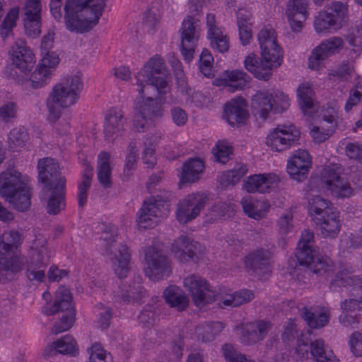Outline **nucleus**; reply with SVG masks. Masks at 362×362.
<instances>
[{
  "label": "nucleus",
  "instance_id": "5fc2aeb1",
  "mask_svg": "<svg viewBox=\"0 0 362 362\" xmlns=\"http://www.w3.org/2000/svg\"><path fill=\"white\" fill-rule=\"evenodd\" d=\"M60 314L59 322H56L52 328V332L54 334L67 331L73 326L75 321V311H68Z\"/></svg>",
  "mask_w": 362,
  "mask_h": 362
},
{
  "label": "nucleus",
  "instance_id": "8fccbe9b",
  "mask_svg": "<svg viewBox=\"0 0 362 362\" xmlns=\"http://www.w3.org/2000/svg\"><path fill=\"white\" fill-rule=\"evenodd\" d=\"M51 71L39 64L28 81L30 86L39 88L44 86L50 78Z\"/></svg>",
  "mask_w": 362,
  "mask_h": 362
},
{
  "label": "nucleus",
  "instance_id": "bb28decb",
  "mask_svg": "<svg viewBox=\"0 0 362 362\" xmlns=\"http://www.w3.org/2000/svg\"><path fill=\"white\" fill-rule=\"evenodd\" d=\"M343 40L340 37H333L323 41L312 52L308 59V66L312 69L318 67L321 62L338 52L342 47Z\"/></svg>",
  "mask_w": 362,
  "mask_h": 362
},
{
  "label": "nucleus",
  "instance_id": "473e14b6",
  "mask_svg": "<svg viewBox=\"0 0 362 362\" xmlns=\"http://www.w3.org/2000/svg\"><path fill=\"white\" fill-rule=\"evenodd\" d=\"M146 296L145 288L139 283L122 284L117 293V298L120 301L130 303H141Z\"/></svg>",
  "mask_w": 362,
  "mask_h": 362
},
{
  "label": "nucleus",
  "instance_id": "603ef678",
  "mask_svg": "<svg viewBox=\"0 0 362 362\" xmlns=\"http://www.w3.org/2000/svg\"><path fill=\"white\" fill-rule=\"evenodd\" d=\"M19 8H13L6 14L0 25V34L3 39L6 38L13 33V28L16 26V21L18 18Z\"/></svg>",
  "mask_w": 362,
  "mask_h": 362
},
{
  "label": "nucleus",
  "instance_id": "c9c22d12",
  "mask_svg": "<svg viewBox=\"0 0 362 362\" xmlns=\"http://www.w3.org/2000/svg\"><path fill=\"white\" fill-rule=\"evenodd\" d=\"M315 221L320 226L321 234L324 238H335L340 231L341 224L336 211Z\"/></svg>",
  "mask_w": 362,
  "mask_h": 362
},
{
  "label": "nucleus",
  "instance_id": "72a5a7b5",
  "mask_svg": "<svg viewBox=\"0 0 362 362\" xmlns=\"http://www.w3.org/2000/svg\"><path fill=\"white\" fill-rule=\"evenodd\" d=\"M243 211L250 218L256 220L262 218L269 209V204L265 200H258L252 196L244 197L240 202Z\"/></svg>",
  "mask_w": 362,
  "mask_h": 362
},
{
  "label": "nucleus",
  "instance_id": "c85d7f7f",
  "mask_svg": "<svg viewBox=\"0 0 362 362\" xmlns=\"http://www.w3.org/2000/svg\"><path fill=\"white\" fill-rule=\"evenodd\" d=\"M250 79V76L242 70H227L223 72V78H216L214 83L216 86H228L229 91L234 92L243 90L248 85Z\"/></svg>",
  "mask_w": 362,
  "mask_h": 362
},
{
  "label": "nucleus",
  "instance_id": "ddd939ff",
  "mask_svg": "<svg viewBox=\"0 0 362 362\" xmlns=\"http://www.w3.org/2000/svg\"><path fill=\"white\" fill-rule=\"evenodd\" d=\"M12 65L14 66L15 73L18 70L22 74L23 78H26L30 74L35 64V55L31 49L27 45L25 40L18 39L11 46L9 51Z\"/></svg>",
  "mask_w": 362,
  "mask_h": 362
},
{
  "label": "nucleus",
  "instance_id": "49530a36",
  "mask_svg": "<svg viewBox=\"0 0 362 362\" xmlns=\"http://www.w3.org/2000/svg\"><path fill=\"white\" fill-rule=\"evenodd\" d=\"M268 178L264 175H254L250 176L244 183L245 189L249 193H266L270 188Z\"/></svg>",
  "mask_w": 362,
  "mask_h": 362
},
{
  "label": "nucleus",
  "instance_id": "5701e85b",
  "mask_svg": "<svg viewBox=\"0 0 362 362\" xmlns=\"http://www.w3.org/2000/svg\"><path fill=\"white\" fill-rule=\"evenodd\" d=\"M65 179H60L47 192L42 189L41 200L46 202V211L49 215L58 214L65 209Z\"/></svg>",
  "mask_w": 362,
  "mask_h": 362
},
{
  "label": "nucleus",
  "instance_id": "ea45409f",
  "mask_svg": "<svg viewBox=\"0 0 362 362\" xmlns=\"http://www.w3.org/2000/svg\"><path fill=\"white\" fill-rule=\"evenodd\" d=\"M253 298V293L249 290H242L233 294H226V296L218 294V305L222 308L238 307L250 302Z\"/></svg>",
  "mask_w": 362,
  "mask_h": 362
},
{
  "label": "nucleus",
  "instance_id": "a878e982",
  "mask_svg": "<svg viewBox=\"0 0 362 362\" xmlns=\"http://www.w3.org/2000/svg\"><path fill=\"white\" fill-rule=\"evenodd\" d=\"M309 0H288L285 13L291 30L300 32L308 16Z\"/></svg>",
  "mask_w": 362,
  "mask_h": 362
},
{
  "label": "nucleus",
  "instance_id": "774afa93",
  "mask_svg": "<svg viewBox=\"0 0 362 362\" xmlns=\"http://www.w3.org/2000/svg\"><path fill=\"white\" fill-rule=\"evenodd\" d=\"M311 136L317 143H322L327 140L332 134L331 129H325L324 125L315 126L310 131Z\"/></svg>",
  "mask_w": 362,
  "mask_h": 362
},
{
  "label": "nucleus",
  "instance_id": "2eb2a0df",
  "mask_svg": "<svg viewBox=\"0 0 362 362\" xmlns=\"http://www.w3.org/2000/svg\"><path fill=\"white\" fill-rule=\"evenodd\" d=\"M207 197L204 194H191L181 200L176 211L177 219L180 223H186L194 219L204 208Z\"/></svg>",
  "mask_w": 362,
  "mask_h": 362
},
{
  "label": "nucleus",
  "instance_id": "f8f14e48",
  "mask_svg": "<svg viewBox=\"0 0 362 362\" xmlns=\"http://www.w3.org/2000/svg\"><path fill=\"white\" fill-rule=\"evenodd\" d=\"M199 20L187 15L182 23L180 33V51L185 61L189 62L194 57L195 47L199 38Z\"/></svg>",
  "mask_w": 362,
  "mask_h": 362
},
{
  "label": "nucleus",
  "instance_id": "39448f33",
  "mask_svg": "<svg viewBox=\"0 0 362 362\" xmlns=\"http://www.w3.org/2000/svg\"><path fill=\"white\" fill-rule=\"evenodd\" d=\"M166 76L164 60L158 56L151 58L143 69L135 75L137 91L144 93L146 88L156 90L160 97L165 95L170 90Z\"/></svg>",
  "mask_w": 362,
  "mask_h": 362
},
{
  "label": "nucleus",
  "instance_id": "e433bc0d",
  "mask_svg": "<svg viewBox=\"0 0 362 362\" xmlns=\"http://www.w3.org/2000/svg\"><path fill=\"white\" fill-rule=\"evenodd\" d=\"M165 302L178 311H182L188 306L189 299L185 293L176 286H170L163 291Z\"/></svg>",
  "mask_w": 362,
  "mask_h": 362
},
{
  "label": "nucleus",
  "instance_id": "37998d69",
  "mask_svg": "<svg viewBox=\"0 0 362 362\" xmlns=\"http://www.w3.org/2000/svg\"><path fill=\"white\" fill-rule=\"evenodd\" d=\"M250 17V13L243 9L237 12L239 38L243 46L248 45L252 37Z\"/></svg>",
  "mask_w": 362,
  "mask_h": 362
},
{
  "label": "nucleus",
  "instance_id": "6e6d98bb",
  "mask_svg": "<svg viewBox=\"0 0 362 362\" xmlns=\"http://www.w3.org/2000/svg\"><path fill=\"white\" fill-rule=\"evenodd\" d=\"M207 38L210 40V45L213 49L221 53H224L229 49V40L221 31L209 35Z\"/></svg>",
  "mask_w": 362,
  "mask_h": 362
},
{
  "label": "nucleus",
  "instance_id": "a18cd8bd",
  "mask_svg": "<svg viewBox=\"0 0 362 362\" xmlns=\"http://www.w3.org/2000/svg\"><path fill=\"white\" fill-rule=\"evenodd\" d=\"M22 235L17 230L4 232L0 236V255H7L22 243Z\"/></svg>",
  "mask_w": 362,
  "mask_h": 362
},
{
  "label": "nucleus",
  "instance_id": "dca6fc26",
  "mask_svg": "<svg viewBox=\"0 0 362 362\" xmlns=\"http://www.w3.org/2000/svg\"><path fill=\"white\" fill-rule=\"evenodd\" d=\"M168 206L166 202L154 197L145 200L137 214L138 225L143 228L152 227L155 223L153 218L165 215Z\"/></svg>",
  "mask_w": 362,
  "mask_h": 362
},
{
  "label": "nucleus",
  "instance_id": "052dcab7",
  "mask_svg": "<svg viewBox=\"0 0 362 362\" xmlns=\"http://www.w3.org/2000/svg\"><path fill=\"white\" fill-rule=\"evenodd\" d=\"M329 13H332L336 18L335 23L339 22L341 25L347 18V4L341 1H333L331 6L327 8Z\"/></svg>",
  "mask_w": 362,
  "mask_h": 362
},
{
  "label": "nucleus",
  "instance_id": "09e8293b",
  "mask_svg": "<svg viewBox=\"0 0 362 362\" xmlns=\"http://www.w3.org/2000/svg\"><path fill=\"white\" fill-rule=\"evenodd\" d=\"M335 20L332 13H329L328 11H320L314 22L316 31L321 33L329 28L338 30L341 25L339 22L336 24Z\"/></svg>",
  "mask_w": 362,
  "mask_h": 362
},
{
  "label": "nucleus",
  "instance_id": "338daca9",
  "mask_svg": "<svg viewBox=\"0 0 362 362\" xmlns=\"http://www.w3.org/2000/svg\"><path fill=\"white\" fill-rule=\"evenodd\" d=\"M349 343L352 354L356 357H362V334L358 332H354Z\"/></svg>",
  "mask_w": 362,
  "mask_h": 362
},
{
  "label": "nucleus",
  "instance_id": "20e7f679",
  "mask_svg": "<svg viewBox=\"0 0 362 362\" xmlns=\"http://www.w3.org/2000/svg\"><path fill=\"white\" fill-rule=\"evenodd\" d=\"M296 257L300 266H305L307 272H313L317 276L332 271L334 263L328 257L318 255L314 249V233L304 230L298 243Z\"/></svg>",
  "mask_w": 362,
  "mask_h": 362
},
{
  "label": "nucleus",
  "instance_id": "6ab92c4d",
  "mask_svg": "<svg viewBox=\"0 0 362 362\" xmlns=\"http://www.w3.org/2000/svg\"><path fill=\"white\" fill-rule=\"evenodd\" d=\"M272 257L269 250L259 248L253 250L245 257V267L259 276H268L272 272Z\"/></svg>",
  "mask_w": 362,
  "mask_h": 362
},
{
  "label": "nucleus",
  "instance_id": "412c9836",
  "mask_svg": "<svg viewBox=\"0 0 362 362\" xmlns=\"http://www.w3.org/2000/svg\"><path fill=\"white\" fill-rule=\"evenodd\" d=\"M311 166V156L308 152L298 149L293 152L288 160L287 172L293 180L302 182L307 178Z\"/></svg>",
  "mask_w": 362,
  "mask_h": 362
},
{
  "label": "nucleus",
  "instance_id": "79ce46f5",
  "mask_svg": "<svg viewBox=\"0 0 362 362\" xmlns=\"http://www.w3.org/2000/svg\"><path fill=\"white\" fill-rule=\"evenodd\" d=\"M310 351L316 362H337L332 350L326 347L322 339H316L310 343Z\"/></svg>",
  "mask_w": 362,
  "mask_h": 362
},
{
  "label": "nucleus",
  "instance_id": "c756f323",
  "mask_svg": "<svg viewBox=\"0 0 362 362\" xmlns=\"http://www.w3.org/2000/svg\"><path fill=\"white\" fill-rule=\"evenodd\" d=\"M24 264L23 256L14 255L8 258L6 255H0V281H13L16 274L22 271Z\"/></svg>",
  "mask_w": 362,
  "mask_h": 362
},
{
  "label": "nucleus",
  "instance_id": "69168bd1",
  "mask_svg": "<svg viewBox=\"0 0 362 362\" xmlns=\"http://www.w3.org/2000/svg\"><path fill=\"white\" fill-rule=\"evenodd\" d=\"M98 309L100 310V317L98 321V326L102 329H107L110 325L112 317V310L110 308L104 307L103 304H98Z\"/></svg>",
  "mask_w": 362,
  "mask_h": 362
},
{
  "label": "nucleus",
  "instance_id": "9d476101",
  "mask_svg": "<svg viewBox=\"0 0 362 362\" xmlns=\"http://www.w3.org/2000/svg\"><path fill=\"white\" fill-rule=\"evenodd\" d=\"M143 251L147 264L145 273L151 280L158 281L170 276L172 273L170 262L161 250L148 246Z\"/></svg>",
  "mask_w": 362,
  "mask_h": 362
},
{
  "label": "nucleus",
  "instance_id": "f3484780",
  "mask_svg": "<svg viewBox=\"0 0 362 362\" xmlns=\"http://www.w3.org/2000/svg\"><path fill=\"white\" fill-rule=\"evenodd\" d=\"M272 327L269 321L255 320L245 324L240 328V341L246 346H251L262 341Z\"/></svg>",
  "mask_w": 362,
  "mask_h": 362
},
{
  "label": "nucleus",
  "instance_id": "de8ad7c7",
  "mask_svg": "<svg viewBox=\"0 0 362 362\" xmlns=\"http://www.w3.org/2000/svg\"><path fill=\"white\" fill-rule=\"evenodd\" d=\"M357 276L354 275L351 268H342L336 274L334 279L330 283L329 288L334 291H338L337 288L341 286H351Z\"/></svg>",
  "mask_w": 362,
  "mask_h": 362
},
{
  "label": "nucleus",
  "instance_id": "4d7b16f0",
  "mask_svg": "<svg viewBox=\"0 0 362 362\" xmlns=\"http://www.w3.org/2000/svg\"><path fill=\"white\" fill-rule=\"evenodd\" d=\"M214 160L225 163L233 153V148L226 141H218L212 149Z\"/></svg>",
  "mask_w": 362,
  "mask_h": 362
},
{
  "label": "nucleus",
  "instance_id": "0e129e2a",
  "mask_svg": "<svg viewBox=\"0 0 362 362\" xmlns=\"http://www.w3.org/2000/svg\"><path fill=\"white\" fill-rule=\"evenodd\" d=\"M335 115L336 111L332 107H328L323 110V113L322 115V121L320 124L324 125L327 129H331V132H333L334 129L337 127Z\"/></svg>",
  "mask_w": 362,
  "mask_h": 362
},
{
  "label": "nucleus",
  "instance_id": "1a4fd4ad",
  "mask_svg": "<svg viewBox=\"0 0 362 362\" xmlns=\"http://www.w3.org/2000/svg\"><path fill=\"white\" fill-rule=\"evenodd\" d=\"M103 246L107 255H112L115 260L112 262L113 269L118 278L127 276L129 272V262L131 254L129 247L125 244H117L115 236L108 232H104L101 237Z\"/></svg>",
  "mask_w": 362,
  "mask_h": 362
},
{
  "label": "nucleus",
  "instance_id": "aec40b11",
  "mask_svg": "<svg viewBox=\"0 0 362 362\" xmlns=\"http://www.w3.org/2000/svg\"><path fill=\"white\" fill-rule=\"evenodd\" d=\"M171 252L181 262H187L199 259L202 247L199 243L194 242L190 238L180 235L172 243Z\"/></svg>",
  "mask_w": 362,
  "mask_h": 362
},
{
  "label": "nucleus",
  "instance_id": "680f3d73",
  "mask_svg": "<svg viewBox=\"0 0 362 362\" xmlns=\"http://www.w3.org/2000/svg\"><path fill=\"white\" fill-rule=\"evenodd\" d=\"M213 62L214 58L210 52L204 49L199 57V69L205 76L210 77L212 75Z\"/></svg>",
  "mask_w": 362,
  "mask_h": 362
},
{
  "label": "nucleus",
  "instance_id": "58836bf2",
  "mask_svg": "<svg viewBox=\"0 0 362 362\" xmlns=\"http://www.w3.org/2000/svg\"><path fill=\"white\" fill-rule=\"evenodd\" d=\"M204 168V163L199 158H190L182 165L181 182H194L199 179L200 174Z\"/></svg>",
  "mask_w": 362,
  "mask_h": 362
},
{
  "label": "nucleus",
  "instance_id": "4468645a",
  "mask_svg": "<svg viewBox=\"0 0 362 362\" xmlns=\"http://www.w3.org/2000/svg\"><path fill=\"white\" fill-rule=\"evenodd\" d=\"M300 131L294 126L274 129L267 137L266 144L274 151H286L298 144Z\"/></svg>",
  "mask_w": 362,
  "mask_h": 362
},
{
  "label": "nucleus",
  "instance_id": "864d4df0",
  "mask_svg": "<svg viewBox=\"0 0 362 362\" xmlns=\"http://www.w3.org/2000/svg\"><path fill=\"white\" fill-rule=\"evenodd\" d=\"M247 166L242 163H237L234 168L223 174L221 179L227 185H234L247 173Z\"/></svg>",
  "mask_w": 362,
  "mask_h": 362
},
{
  "label": "nucleus",
  "instance_id": "9b49d317",
  "mask_svg": "<svg viewBox=\"0 0 362 362\" xmlns=\"http://www.w3.org/2000/svg\"><path fill=\"white\" fill-rule=\"evenodd\" d=\"M183 284L197 306H203L218 298V294L199 275L193 274L187 276L184 279Z\"/></svg>",
  "mask_w": 362,
  "mask_h": 362
},
{
  "label": "nucleus",
  "instance_id": "393cba45",
  "mask_svg": "<svg viewBox=\"0 0 362 362\" xmlns=\"http://www.w3.org/2000/svg\"><path fill=\"white\" fill-rule=\"evenodd\" d=\"M24 27L26 34L36 37L41 33V2L40 0H27L25 5Z\"/></svg>",
  "mask_w": 362,
  "mask_h": 362
},
{
  "label": "nucleus",
  "instance_id": "a211bd4d",
  "mask_svg": "<svg viewBox=\"0 0 362 362\" xmlns=\"http://www.w3.org/2000/svg\"><path fill=\"white\" fill-rule=\"evenodd\" d=\"M124 112L118 107L108 110L105 116L103 134L106 141L113 142L124 131Z\"/></svg>",
  "mask_w": 362,
  "mask_h": 362
},
{
  "label": "nucleus",
  "instance_id": "cd10ccee",
  "mask_svg": "<svg viewBox=\"0 0 362 362\" xmlns=\"http://www.w3.org/2000/svg\"><path fill=\"white\" fill-rule=\"evenodd\" d=\"M246 107V101L242 97L232 99L225 104L224 119L232 127L245 124L249 117Z\"/></svg>",
  "mask_w": 362,
  "mask_h": 362
},
{
  "label": "nucleus",
  "instance_id": "2f4dec72",
  "mask_svg": "<svg viewBox=\"0 0 362 362\" xmlns=\"http://www.w3.org/2000/svg\"><path fill=\"white\" fill-rule=\"evenodd\" d=\"M300 315L310 328L320 329L328 325L330 311L325 307L320 308V311H313V308L303 307L300 310Z\"/></svg>",
  "mask_w": 362,
  "mask_h": 362
},
{
  "label": "nucleus",
  "instance_id": "7ed1b4c3",
  "mask_svg": "<svg viewBox=\"0 0 362 362\" xmlns=\"http://www.w3.org/2000/svg\"><path fill=\"white\" fill-rule=\"evenodd\" d=\"M82 88V80L76 75L56 84L47 100L48 120L56 122L62 115V108L69 107L76 103Z\"/></svg>",
  "mask_w": 362,
  "mask_h": 362
},
{
  "label": "nucleus",
  "instance_id": "423d86ee",
  "mask_svg": "<svg viewBox=\"0 0 362 362\" xmlns=\"http://www.w3.org/2000/svg\"><path fill=\"white\" fill-rule=\"evenodd\" d=\"M21 173H3L0 175V194L14 209L19 211H27L31 205V193L29 186L20 178Z\"/></svg>",
  "mask_w": 362,
  "mask_h": 362
},
{
  "label": "nucleus",
  "instance_id": "e2e57ef3",
  "mask_svg": "<svg viewBox=\"0 0 362 362\" xmlns=\"http://www.w3.org/2000/svg\"><path fill=\"white\" fill-rule=\"evenodd\" d=\"M17 105L13 102H7L0 107V121L7 123L16 117Z\"/></svg>",
  "mask_w": 362,
  "mask_h": 362
},
{
  "label": "nucleus",
  "instance_id": "6e6552de",
  "mask_svg": "<svg viewBox=\"0 0 362 362\" xmlns=\"http://www.w3.org/2000/svg\"><path fill=\"white\" fill-rule=\"evenodd\" d=\"M47 239L39 235L30 246L26 275L30 281L42 282L45 278V269L49 261Z\"/></svg>",
  "mask_w": 362,
  "mask_h": 362
},
{
  "label": "nucleus",
  "instance_id": "0eeeda50",
  "mask_svg": "<svg viewBox=\"0 0 362 362\" xmlns=\"http://www.w3.org/2000/svg\"><path fill=\"white\" fill-rule=\"evenodd\" d=\"M153 90L145 88L144 93L138 92L140 98L134 103V118L133 125L137 132H144L153 118L162 117L161 105L151 95Z\"/></svg>",
  "mask_w": 362,
  "mask_h": 362
},
{
  "label": "nucleus",
  "instance_id": "f257e3e1",
  "mask_svg": "<svg viewBox=\"0 0 362 362\" xmlns=\"http://www.w3.org/2000/svg\"><path fill=\"white\" fill-rule=\"evenodd\" d=\"M261 49V58L258 61L253 53L246 57L245 68L259 80L267 81L272 75L274 66L281 65L282 51L278 45L273 29H262L258 34Z\"/></svg>",
  "mask_w": 362,
  "mask_h": 362
},
{
  "label": "nucleus",
  "instance_id": "3c124183",
  "mask_svg": "<svg viewBox=\"0 0 362 362\" xmlns=\"http://www.w3.org/2000/svg\"><path fill=\"white\" fill-rule=\"evenodd\" d=\"M8 139L11 148H21L29 140V134L24 127H15L10 131Z\"/></svg>",
  "mask_w": 362,
  "mask_h": 362
},
{
  "label": "nucleus",
  "instance_id": "f03ea898",
  "mask_svg": "<svg viewBox=\"0 0 362 362\" xmlns=\"http://www.w3.org/2000/svg\"><path fill=\"white\" fill-rule=\"evenodd\" d=\"M106 0H66L64 22L71 32L87 33L98 24Z\"/></svg>",
  "mask_w": 362,
  "mask_h": 362
},
{
  "label": "nucleus",
  "instance_id": "13d9d810",
  "mask_svg": "<svg viewBox=\"0 0 362 362\" xmlns=\"http://www.w3.org/2000/svg\"><path fill=\"white\" fill-rule=\"evenodd\" d=\"M57 351L61 354L75 355L77 352L76 341L70 335H66L55 341Z\"/></svg>",
  "mask_w": 362,
  "mask_h": 362
},
{
  "label": "nucleus",
  "instance_id": "b1692460",
  "mask_svg": "<svg viewBox=\"0 0 362 362\" xmlns=\"http://www.w3.org/2000/svg\"><path fill=\"white\" fill-rule=\"evenodd\" d=\"M37 169L38 180L44 185V192L50 190L60 179H65L60 176L59 164L53 158L47 157L40 159Z\"/></svg>",
  "mask_w": 362,
  "mask_h": 362
},
{
  "label": "nucleus",
  "instance_id": "4c0bfd02",
  "mask_svg": "<svg viewBox=\"0 0 362 362\" xmlns=\"http://www.w3.org/2000/svg\"><path fill=\"white\" fill-rule=\"evenodd\" d=\"M300 107L304 115L309 117L315 111V105L313 99V90L309 83H304L299 86L297 90Z\"/></svg>",
  "mask_w": 362,
  "mask_h": 362
},
{
  "label": "nucleus",
  "instance_id": "a19ab883",
  "mask_svg": "<svg viewBox=\"0 0 362 362\" xmlns=\"http://www.w3.org/2000/svg\"><path fill=\"white\" fill-rule=\"evenodd\" d=\"M110 155L109 153L103 151L98 157V179L100 183L105 188L112 187L111 171L110 164Z\"/></svg>",
  "mask_w": 362,
  "mask_h": 362
},
{
  "label": "nucleus",
  "instance_id": "f704fd0d",
  "mask_svg": "<svg viewBox=\"0 0 362 362\" xmlns=\"http://www.w3.org/2000/svg\"><path fill=\"white\" fill-rule=\"evenodd\" d=\"M72 295L66 287H59L56 291V299L53 305L45 311L47 315H52L57 313L75 311L71 303Z\"/></svg>",
  "mask_w": 362,
  "mask_h": 362
},
{
  "label": "nucleus",
  "instance_id": "bf43d9fd",
  "mask_svg": "<svg viewBox=\"0 0 362 362\" xmlns=\"http://www.w3.org/2000/svg\"><path fill=\"white\" fill-rule=\"evenodd\" d=\"M221 349L227 362H254L248 361L244 354L238 352L230 344H223Z\"/></svg>",
  "mask_w": 362,
  "mask_h": 362
},
{
  "label": "nucleus",
  "instance_id": "4be33fe9",
  "mask_svg": "<svg viewBox=\"0 0 362 362\" xmlns=\"http://www.w3.org/2000/svg\"><path fill=\"white\" fill-rule=\"evenodd\" d=\"M322 181L326 189L337 197H348L352 193L351 186L341 177L339 168L334 165L324 169Z\"/></svg>",
  "mask_w": 362,
  "mask_h": 362
},
{
  "label": "nucleus",
  "instance_id": "7c9ffc66",
  "mask_svg": "<svg viewBox=\"0 0 362 362\" xmlns=\"http://www.w3.org/2000/svg\"><path fill=\"white\" fill-rule=\"evenodd\" d=\"M273 96L268 91H258L252 98L251 108L255 116L265 120L273 110Z\"/></svg>",
  "mask_w": 362,
  "mask_h": 362
},
{
  "label": "nucleus",
  "instance_id": "c03bdc74",
  "mask_svg": "<svg viewBox=\"0 0 362 362\" xmlns=\"http://www.w3.org/2000/svg\"><path fill=\"white\" fill-rule=\"evenodd\" d=\"M308 211L313 220L322 219V217L334 212L331 203L320 196H315L309 202Z\"/></svg>",
  "mask_w": 362,
  "mask_h": 362
}]
</instances>
